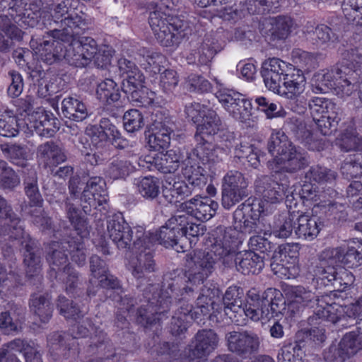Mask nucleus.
<instances>
[{"label":"nucleus","mask_w":362,"mask_h":362,"mask_svg":"<svg viewBox=\"0 0 362 362\" xmlns=\"http://www.w3.org/2000/svg\"><path fill=\"white\" fill-rule=\"evenodd\" d=\"M70 205L67 216L77 236L69 237L58 241H51L46 247L48 250L47 260L50 266L49 275L65 287V292L76 302L70 301L65 296L60 295L57 301V308L59 313L66 317L78 319L88 313L89 303L93 297L98 296V300L104 302L107 299L113 302L123 299L124 289L120 281L109 272L103 277L97 279L98 283L94 286L90 279V285L86 292L80 287L79 274L68 262V255L72 262L78 266L86 263V253L84 239L90 233L86 219L81 215L80 207L86 214L90 215L92 205Z\"/></svg>","instance_id":"obj_1"},{"label":"nucleus","mask_w":362,"mask_h":362,"mask_svg":"<svg viewBox=\"0 0 362 362\" xmlns=\"http://www.w3.org/2000/svg\"><path fill=\"white\" fill-rule=\"evenodd\" d=\"M211 262H205L202 266V271L192 274L187 280L185 278H173L168 283L166 289L159 288L158 286L151 284L144 291V298L146 305H141L136 311V321L145 328L156 327V330L161 329L164 319L172 307L175 310L172 317L170 332L173 336L180 337L187 332L190 321H202L199 313L193 309L189 302L193 298L196 282L201 283L210 274Z\"/></svg>","instance_id":"obj_2"},{"label":"nucleus","mask_w":362,"mask_h":362,"mask_svg":"<svg viewBox=\"0 0 362 362\" xmlns=\"http://www.w3.org/2000/svg\"><path fill=\"white\" fill-rule=\"evenodd\" d=\"M238 233L235 230L225 229L222 227L217 228L211 234V236L206 242L207 246H209V250L203 255L202 258H199V260L194 259L195 262V268H192L188 272V274L186 273L180 276H177L175 278H185L187 280L192 274L199 272L202 271V267L205 262H211V270L210 274L202 281L201 283L196 282V285L193 286L195 288L194 293V297L189 302L192 304V302L195 298V294L198 292L199 296L195 301V306L193 305V309L197 310L199 313V316H206L209 315L210 308L214 303V298L218 296V289L216 288L215 286L211 288L207 286L206 284H204L205 280L209 276V275L214 271V266L215 263L224 259L226 257H229L233 254L235 253L238 250L240 241L238 238Z\"/></svg>","instance_id":"obj_3"},{"label":"nucleus","mask_w":362,"mask_h":362,"mask_svg":"<svg viewBox=\"0 0 362 362\" xmlns=\"http://www.w3.org/2000/svg\"><path fill=\"white\" fill-rule=\"evenodd\" d=\"M0 238L4 241L21 240L24 249L26 281L33 285L41 284L42 267L40 257L35 252V241L25 233L22 221L13 211L11 205H0Z\"/></svg>","instance_id":"obj_4"},{"label":"nucleus","mask_w":362,"mask_h":362,"mask_svg":"<svg viewBox=\"0 0 362 362\" xmlns=\"http://www.w3.org/2000/svg\"><path fill=\"white\" fill-rule=\"evenodd\" d=\"M167 224L160 230L144 233L141 237H139L133 243V251L138 253L136 262H132V274L136 279H141L145 273H150L154 271L155 260L151 248L159 244L165 247H172L177 252L181 244V230L179 222L174 221V223Z\"/></svg>","instance_id":"obj_5"},{"label":"nucleus","mask_w":362,"mask_h":362,"mask_svg":"<svg viewBox=\"0 0 362 362\" xmlns=\"http://www.w3.org/2000/svg\"><path fill=\"white\" fill-rule=\"evenodd\" d=\"M243 288L238 286H229L223 296L224 313L230 321L237 326H243L248 319L257 321L258 315L255 309V302L258 300V291L252 288L247 293L244 302Z\"/></svg>","instance_id":"obj_6"},{"label":"nucleus","mask_w":362,"mask_h":362,"mask_svg":"<svg viewBox=\"0 0 362 362\" xmlns=\"http://www.w3.org/2000/svg\"><path fill=\"white\" fill-rule=\"evenodd\" d=\"M272 205H268L271 206ZM267 205H238V207L235 209L233 213L234 227H224L222 226H217L210 233L207 238H204V250L202 252L203 248L201 250L196 251L193 250L194 256L191 257V260L195 264L194 259L199 260V258H202L207 251L209 250V246L206 245V242L211 236L213 232L218 227H222L225 229L235 230L238 233V238L241 241V233H251L252 232H257V223L259 221V218L263 217L264 214V207ZM241 243H240V245Z\"/></svg>","instance_id":"obj_7"},{"label":"nucleus","mask_w":362,"mask_h":362,"mask_svg":"<svg viewBox=\"0 0 362 362\" xmlns=\"http://www.w3.org/2000/svg\"><path fill=\"white\" fill-rule=\"evenodd\" d=\"M314 279L317 285L325 287H332L325 293H331L332 297L339 299L336 292H342L349 288L355 281V276L351 272L344 267L336 268L328 262L319 257V262L313 269Z\"/></svg>","instance_id":"obj_8"},{"label":"nucleus","mask_w":362,"mask_h":362,"mask_svg":"<svg viewBox=\"0 0 362 362\" xmlns=\"http://www.w3.org/2000/svg\"><path fill=\"white\" fill-rule=\"evenodd\" d=\"M362 64V54L358 46L349 47L341 53V61L336 64L339 88L344 93L352 94L358 88L360 73L358 67Z\"/></svg>","instance_id":"obj_9"},{"label":"nucleus","mask_w":362,"mask_h":362,"mask_svg":"<svg viewBox=\"0 0 362 362\" xmlns=\"http://www.w3.org/2000/svg\"><path fill=\"white\" fill-rule=\"evenodd\" d=\"M337 300L332 297V293H323L317 299L316 317L335 324L344 321L346 317L356 319L362 313V308L356 302L341 305Z\"/></svg>","instance_id":"obj_10"},{"label":"nucleus","mask_w":362,"mask_h":362,"mask_svg":"<svg viewBox=\"0 0 362 362\" xmlns=\"http://www.w3.org/2000/svg\"><path fill=\"white\" fill-rule=\"evenodd\" d=\"M299 250L298 243H286L279 246V251L272 257L271 268L281 279H293L299 273Z\"/></svg>","instance_id":"obj_11"},{"label":"nucleus","mask_w":362,"mask_h":362,"mask_svg":"<svg viewBox=\"0 0 362 362\" xmlns=\"http://www.w3.org/2000/svg\"><path fill=\"white\" fill-rule=\"evenodd\" d=\"M319 257L331 264H340L344 267L356 268L362 264V240L353 238L346 247L325 248Z\"/></svg>","instance_id":"obj_12"},{"label":"nucleus","mask_w":362,"mask_h":362,"mask_svg":"<svg viewBox=\"0 0 362 362\" xmlns=\"http://www.w3.org/2000/svg\"><path fill=\"white\" fill-rule=\"evenodd\" d=\"M265 300L261 298L258 292V300L255 302V309L258 315L257 321H269L272 318L279 317L284 315L286 309L293 310V307H289L286 296L276 288H269L267 291Z\"/></svg>","instance_id":"obj_13"},{"label":"nucleus","mask_w":362,"mask_h":362,"mask_svg":"<svg viewBox=\"0 0 362 362\" xmlns=\"http://www.w3.org/2000/svg\"><path fill=\"white\" fill-rule=\"evenodd\" d=\"M84 316L85 315L78 319L71 317L68 318L64 316L66 319L72 320L76 322L74 325H71L69 329L70 334L74 338V341L71 343V347H69L68 349L69 357H71L73 358L78 357L80 353L78 344L75 339L86 337L91 334V332H93L95 338H97V341L96 342L90 344L88 347L89 351H93L95 349H98L100 348L107 340V334L100 327L95 326L90 319L86 318V324H87L89 327L79 325L78 320L82 319Z\"/></svg>","instance_id":"obj_14"},{"label":"nucleus","mask_w":362,"mask_h":362,"mask_svg":"<svg viewBox=\"0 0 362 362\" xmlns=\"http://www.w3.org/2000/svg\"><path fill=\"white\" fill-rule=\"evenodd\" d=\"M228 350L242 358H249L257 352L260 341L252 331H232L226 334Z\"/></svg>","instance_id":"obj_15"},{"label":"nucleus","mask_w":362,"mask_h":362,"mask_svg":"<svg viewBox=\"0 0 362 362\" xmlns=\"http://www.w3.org/2000/svg\"><path fill=\"white\" fill-rule=\"evenodd\" d=\"M107 229L110 238L119 250H126L136 256V262L138 253L134 252L132 240L133 231L129 223L124 219L123 214L117 211L107 216Z\"/></svg>","instance_id":"obj_16"},{"label":"nucleus","mask_w":362,"mask_h":362,"mask_svg":"<svg viewBox=\"0 0 362 362\" xmlns=\"http://www.w3.org/2000/svg\"><path fill=\"white\" fill-rule=\"evenodd\" d=\"M362 349V337L354 332L346 333L337 345L332 344L325 350L323 358L327 362H345L351 356Z\"/></svg>","instance_id":"obj_17"},{"label":"nucleus","mask_w":362,"mask_h":362,"mask_svg":"<svg viewBox=\"0 0 362 362\" xmlns=\"http://www.w3.org/2000/svg\"><path fill=\"white\" fill-rule=\"evenodd\" d=\"M196 146L187 153L189 159L197 160L202 164H214L221 161L230 151L233 146L231 141L227 140L224 146L214 145L206 139L202 141H196Z\"/></svg>","instance_id":"obj_18"},{"label":"nucleus","mask_w":362,"mask_h":362,"mask_svg":"<svg viewBox=\"0 0 362 362\" xmlns=\"http://www.w3.org/2000/svg\"><path fill=\"white\" fill-rule=\"evenodd\" d=\"M217 334L211 329L198 331L185 349L189 362H199L197 359L207 356L217 346ZM215 358L211 361L214 362Z\"/></svg>","instance_id":"obj_19"},{"label":"nucleus","mask_w":362,"mask_h":362,"mask_svg":"<svg viewBox=\"0 0 362 362\" xmlns=\"http://www.w3.org/2000/svg\"><path fill=\"white\" fill-rule=\"evenodd\" d=\"M87 28L88 23L83 15L70 13L62 21H58V25L54 26L53 29H50L48 34L61 41L72 42Z\"/></svg>","instance_id":"obj_20"},{"label":"nucleus","mask_w":362,"mask_h":362,"mask_svg":"<svg viewBox=\"0 0 362 362\" xmlns=\"http://www.w3.org/2000/svg\"><path fill=\"white\" fill-rule=\"evenodd\" d=\"M292 69V65L276 57L269 58L262 64L261 75L265 86L276 93L284 78Z\"/></svg>","instance_id":"obj_21"},{"label":"nucleus","mask_w":362,"mask_h":362,"mask_svg":"<svg viewBox=\"0 0 362 362\" xmlns=\"http://www.w3.org/2000/svg\"><path fill=\"white\" fill-rule=\"evenodd\" d=\"M313 206L312 212L302 213L296 218L297 227L296 234L299 238L313 240L319 235L325 226H327L325 216L319 211H315Z\"/></svg>","instance_id":"obj_22"},{"label":"nucleus","mask_w":362,"mask_h":362,"mask_svg":"<svg viewBox=\"0 0 362 362\" xmlns=\"http://www.w3.org/2000/svg\"><path fill=\"white\" fill-rule=\"evenodd\" d=\"M247 185L243 175L237 170H230L223 178L222 200L235 204L247 196Z\"/></svg>","instance_id":"obj_23"},{"label":"nucleus","mask_w":362,"mask_h":362,"mask_svg":"<svg viewBox=\"0 0 362 362\" xmlns=\"http://www.w3.org/2000/svg\"><path fill=\"white\" fill-rule=\"evenodd\" d=\"M174 221L179 222L181 230L180 241L182 245L180 247L179 250L187 252L194 248L199 237L204 234V227L201 224L189 223L187 221V216L185 215L175 216L170 218V223H174Z\"/></svg>","instance_id":"obj_24"},{"label":"nucleus","mask_w":362,"mask_h":362,"mask_svg":"<svg viewBox=\"0 0 362 362\" xmlns=\"http://www.w3.org/2000/svg\"><path fill=\"white\" fill-rule=\"evenodd\" d=\"M222 49L223 46L218 40L206 35L202 42L195 49H192L187 60L189 64L207 65Z\"/></svg>","instance_id":"obj_25"},{"label":"nucleus","mask_w":362,"mask_h":362,"mask_svg":"<svg viewBox=\"0 0 362 362\" xmlns=\"http://www.w3.org/2000/svg\"><path fill=\"white\" fill-rule=\"evenodd\" d=\"M356 205H314L315 211L323 214L327 225L354 221L359 218Z\"/></svg>","instance_id":"obj_26"},{"label":"nucleus","mask_w":362,"mask_h":362,"mask_svg":"<svg viewBox=\"0 0 362 362\" xmlns=\"http://www.w3.org/2000/svg\"><path fill=\"white\" fill-rule=\"evenodd\" d=\"M272 163L283 171L295 173L308 166L310 162L307 153L293 145L281 157L273 158Z\"/></svg>","instance_id":"obj_27"},{"label":"nucleus","mask_w":362,"mask_h":362,"mask_svg":"<svg viewBox=\"0 0 362 362\" xmlns=\"http://www.w3.org/2000/svg\"><path fill=\"white\" fill-rule=\"evenodd\" d=\"M339 76L336 71V66L331 70H322L314 74L312 78V90L315 93H326L334 89L337 95L341 97L349 96L351 94L344 93L339 88Z\"/></svg>","instance_id":"obj_28"},{"label":"nucleus","mask_w":362,"mask_h":362,"mask_svg":"<svg viewBox=\"0 0 362 362\" xmlns=\"http://www.w3.org/2000/svg\"><path fill=\"white\" fill-rule=\"evenodd\" d=\"M284 295L288 300L289 307L293 308H300L302 307L313 308L315 305L314 314L317 308V299L321 296H316L315 293L310 290H307L302 286H286L284 289Z\"/></svg>","instance_id":"obj_29"},{"label":"nucleus","mask_w":362,"mask_h":362,"mask_svg":"<svg viewBox=\"0 0 362 362\" xmlns=\"http://www.w3.org/2000/svg\"><path fill=\"white\" fill-rule=\"evenodd\" d=\"M305 78L302 71L292 67L287 76L284 78L280 88L276 93L285 96L288 99H295L298 97L305 89Z\"/></svg>","instance_id":"obj_30"},{"label":"nucleus","mask_w":362,"mask_h":362,"mask_svg":"<svg viewBox=\"0 0 362 362\" xmlns=\"http://www.w3.org/2000/svg\"><path fill=\"white\" fill-rule=\"evenodd\" d=\"M83 183L86 184L81 201L87 204H107L109 201L105 190L102 187L104 184L103 179L100 177H90L83 175Z\"/></svg>","instance_id":"obj_31"},{"label":"nucleus","mask_w":362,"mask_h":362,"mask_svg":"<svg viewBox=\"0 0 362 362\" xmlns=\"http://www.w3.org/2000/svg\"><path fill=\"white\" fill-rule=\"evenodd\" d=\"M269 28L265 32L270 42L285 40L296 27L294 21L287 16H279L269 20Z\"/></svg>","instance_id":"obj_32"},{"label":"nucleus","mask_w":362,"mask_h":362,"mask_svg":"<svg viewBox=\"0 0 362 362\" xmlns=\"http://www.w3.org/2000/svg\"><path fill=\"white\" fill-rule=\"evenodd\" d=\"M264 256L252 250L235 255V262L237 270L244 275L258 274L264 267Z\"/></svg>","instance_id":"obj_33"},{"label":"nucleus","mask_w":362,"mask_h":362,"mask_svg":"<svg viewBox=\"0 0 362 362\" xmlns=\"http://www.w3.org/2000/svg\"><path fill=\"white\" fill-rule=\"evenodd\" d=\"M37 156L46 167L56 166L67 160L64 148L54 141L40 144L37 148Z\"/></svg>","instance_id":"obj_34"},{"label":"nucleus","mask_w":362,"mask_h":362,"mask_svg":"<svg viewBox=\"0 0 362 362\" xmlns=\"http://www.w3.org/2000/svg\"><path fill=\"white\" fill-rule=\"evenodd\" d=\"M52 38L49 40H44L35 47V42L31 40L30 44L35 53L37 54L43 62L47 64H52L63 56L64 45L62 41L58 38Z\"/></svg>","instance_id":"obj_35"},{"label":"nucleus","mask_w":362,"mask_h":362,"mask_svg":"<svg viewBox=\"0 0 362 362\" xmlns=\"http://www.w3.org/2000/svg\"><path fill=\"white\" fill-rule=\"evenodd\" d=\"M154 125L157 131L148 136V144L151 150L160 151L168 148L170 144V134L173 133V124L169 120H156Z\"/></svg>","instance_id":"obj_36"},{"label":"nucleus","mask_w":362,"mask_h":362,"mask_svg":"<svg viewBox=\"0 0 362 362\" xmlns=\"http://www.w3.org/2000/svg\"><path fill=\"white\" fill-rule=\"evenodd\" d=\"M171 28L154 35L158 42L166 47L177 46L185 35L184 23L177 18H171Z\"/></svg>","instance_id":"obj_37"},{"label":"nucleus","mask_w":362,"mask_h":362,"mask_svg":"<svg viewBox=\"0 0 362 362\" xmlns=\"http://www.w3.org/2000/svg\"><path fill=\"white\" fill-rule=\"evenodd\" d=\"M35 120L30 128H34L41 136L52 137L59 129L60 121L50 112H36Z\"/></svg>","instance_id":"obj_38"},{"label":"nucleus","mask_w":362,"mask_h":362,"mask_svg":"<svg viewBox=\"0 0 362 362\" xmlns=\"http://www.w3.org/2000/svg\"><path fill=\"white\" fill-rule=\"evenodd\" d=\"M216 96L225 110L235 119L240 115V110L243 104H245L247 100L240 93L233 90L221 89L216 92Z\"/></svg>","instance_id":"obj_39"},{"label":"nucleus","mask_w":362,"mask_h":362,"mask_svg":"<svg viewBox=\"0 0 362 362\" xmlns=\"http://www.w3.org/2000/svg\"><path fill=\"white\" fill-rule=\"evenodd\" d=\"M222 122L213 110H207L202 115V122L197 126L195 141H202L206 136L214 135L221 130Z\"/></svg>","instance_id":"obj_40"},{"label":"nucleus","mask_w":362,"mask_h":362,"mask_svg":"<svg viewBox=\"0 0 362 362\" xmlns=\"http://www.w3.org/2000/svg\"><path fill=\"white\" fill-rule=\"evenodd\" d=\"M21 210L28 211L34 225L47 233L56 235L57 229L52 218L47 216L43 209V205H20Z\"/></svg>","instance_id":"obj_41"},{"label":"nucleus","mask_w":362,"mask_h":362,"mask_svg":"<svg viewBox=\"0 0 362 362\" xmlns=\"http://www.w3.org/2000/svg\"><path fill=\"white\" fill-rule=\"evenodd\" d=\"M305 346L295 337L294 341L285 340L279 351L278 362H303L305 355Z\"/></svg>","instance_id":"obj_42"},{"label":"nucleus","mask_w":362,"mask_h":362,"mask_svg":"<svg viewBox=\"0 0 362 362\" xmlns=\"http://www.w3.org/2000/svg\"><path fill=\"white\" fill-rule=\"evenodd\" d=\"M64 116L75 122H81L88 115L86 105L78 98L73 96L64 98L62 102Z\"/></svg>","instance_id":"obj_43"},{"label":"nucleus","mask_w":362,"mask_h":362,"mask_svg":"<svg viewBox=\"0 0 362 362\" xmlns=\"http://www.w3.org/2000/svg\"><path fill=\"white\" fill-rule=\"evenodd\" d=\"M30 310L37 315L41 322L47 323L52 317L53 305L47 294L33 293L29 300Z\"/></svg>","instance_id":"obj_44"},{"label":"nucleus","mask_w":362,"mask_h":362,"mask_svg":"<svg viewBox=\"0 0 362 362\" xmlns=\"http://www.w3.org/2000/svg\"><path fill=\"white\" fill-rule=\"evenodd\" d=\"M204 170L192 159L186 158L182 161V173L189 185L194 187H202L206 183L207 178L204 173Z\"/></svg>","instance_id":"obj_45"},{"label":"nucleus","mask_w":362,"mask_h":362,"mask_svg":"<svg viewBox=\"0 0 362 362\" xmlns=\"http://www.w3.org/2000/svg\"><path fill=\"white\" fill-rule=\"evenodd\" d=\"M181 158L179 151L170 149L153 158L154 167L163 174H173L178 169Z\"/></svg>","instance_id":"obj_46"},{"label":"nucleus","mask_w":362,"mask_h":362,"mask_svg":"<svg viewBox=\"0 0 362 362\" xmlns=\"http://www.w3.org/2000/svg\"><path fill=\"white\" fill-rule=\"evenodd\" d=\"M40 2L39 0H26L22 8L18 12V19H15L16 23L21 22V24L29 27H34L37 25L40 16Z\"/></svg>","instance_id":"obj_47"},{"label":"nucleus","mask_w":362,"mask_h":362,"mask_svg":"<svg viewBox=\"0 0 362 362\" xmlns=\"http://www.w3.org/2000/svg\"><path fill=\"white\" fill-rule=\"evenodd\" d=\"M296 338L302 342L303 346L312 348L321 347L327 339L325 329L321 327H313L298 331Z\"/></svg>","instance_id":"obj_48"},{"label":"nucleus","mask_w":362,"mask_h":362,"mask_svg":"<svg viewBox=\"0 0 362 362\" xmlns=\"http://www.w3.org/2000/svg\"><path fill=\"white\" fill-rule=\"evenodd\" d=\"M97 98L103 103L111 105L120 98V93L117 83L110 78L99 83L96 88Z\"/></svg>","instance_id":"obj_49"},{"label":"nucleus","mask_w":362,"mask_h":362,"mask_svg":"<svg viewBox=\"0 0 362 362\" xmlns=\"http://www.w3.org/2000/svg\"><path fill=\"white\" fill-rule=\"evenodd\" d=\"M134 170V165L124 158H112L105 169V174L112 180L125 179Z\"/></svg>","instance_id":"obj_50"},{"label":"nucleus","mask_w":362,"mask_h":362,"mask_svg":"<svg viewBox=\"0 0 362 362\" xmlns=\"http://www.w3.org/2000/svg\"><path fill=\"white\" fill-rule=\"evenodd\" d=\"M293 144L288 140V136L282 131H275L272 133L267 148L274 158L281 157Z\"/></svg>","instance_id":"obj_51"},{"label":"nucleus","mask_w":362,"mask_h":362,"mask_svg":"<svg viewBox=\"0 0 362 362\" xmlns=\"http://www.w3.org/2000/svg\"><path fill=\"white\" fill-rule=\"evenodd\" d=\"M336 144L344 152L362 151V138L353 128L345 129L337 139Z\"/></svg>","instance_id":"obj_52"},{"label":"nucleus","mask_w":362,"mask_h":362,"mask_svg":"<svg viewBox=\"0 0 362 362\" xmlns=\"http://www.w3.org/2000/svg\"><path fill=\"white\" fill-rule=\"evenodd\" d=\"M117 310L115 313V326L121 329L128 328L129 322L127 317L134 311L135 300L134 298L124 296L123 299L115 301Z\"/></svg>","instance_id":"obj_53"},{"label":"nucleus","mask_w":362,"mask_h":362,"mask_svg":"<svg viewBox=\"0 0 362 362\" xmlns=\"http://www.w3.org/2000/svg\"><path fill=\"white\" fill-rule=\"evenodd\" d=\"M123 93L128 100L134 106L148 107L154 103L155 93L145 86Z\"/></svg>","instance_id":"obj_54"},{"label":"nucleus","mask_w":362,"mask_h":362,"mask_svg":"<svg viewBox=\"0 0 362 362\" xmlns=\"http://www.w3.org/2000/svg\"><path fill=\"white\" fill-rule=\"evenodd\" d=\"M19 133L18 119L13 111L0 110V135L4 137H14Z\"/></svg>","instance_id":"obj_55"},{"label":"nucleus","mask_w":362,"mask_h":362,"mask_svg":"<svg viewBox=\"0 0 362 362\" xmlns=\"http://www.w3.org/2000/svg\"><path fill=\"white\" fill-rule=\"evenodd\" d=\"M24 190L29 202L32 204H41L42 197L37 185V176L35 170H28L23 180Z\"/></svg>","instance_id":"obj_56"},{"label":"nucleus","mask_w":362,"mask_h":362,"mask_svg":"<svg viewBox=\"0 0 362 362\" xmlns=\"http://www.w3.org/2000/svg\"><path fill=\"white\" fill-rule=\"evenodd\" d=\"M336 173L320 165H313L305 173V182L317 183L332 182L336 178Z\"/></svg>","instance_id":"obj_57"},{"label":"nucleus","mask_w":362,"mask_h":362,"mask_svg":"<svg viewBox=\"0 0 362 362\" xmlns=\"http://www.w3.org/2000/svg\"><path fill=\"white\" fill-rule=\"evenodd\" d=\"M255 103L257 109L265 113L268 119L285 117L286 115V112L280 104L272 103L265 97L256 98Z\"/></svg>","instance_id":"obj_58"},{"label":"nucleus","mask_w":362,"mask_h":362,"mask_svg":"<svg viewBox=\"0 0 362 362\" xmlns=\"http://www.w3.org/2000/svg\"><path fill=\"white\" fill-rule=\"evenodd\" d=\"M295 216L294 212H289L285 216L282 215L279 216V223H276L273 229V233L276 237L286 238L292 234L296 225V221H294Z\"/></svg>","instance_id":"obj_59"},{"label":"nucleus","mask_w":362,"mask_h":362,"mask_svg":"<svg viewBox=\"0 0 362 362\" xmlns=\"http://www.w3.org/2000/svg\"><path fill=\"white\" fill-rule=\"evenodd\" d=\"M23 284V273H21L16 267L12 269V267L8 272L6 267L0 263V286L5 285L15 288Z\"/></svg>","instance_id":"obj_60"},{"label":"nucleus","mask_w":362,"mask_h":362,"mask_svg":"<svg viewBox=\"0 0 362 362\" xmlns=\"http://www.w3.org/2000/svg\"><path fill=\"white\" fill-rule=\"evenodd\" d=\"M313 35L317 43L321 45L334 43L338 42L339 38V30L325 25H317Z\"/></svg>","instance_id":"obj_61"},{"label":"nucleus","mask_w":362,"mask_h":362,"mask_svg":"<svg viewBox=\"0 0 362 362\" xmlns=\"http://www.w3.org/2000/svg\"><path fill=\"white\" fill-rule=\"evenodd\" d=\"M19 178L8 163L0 159V186L4 189H13L19 184Z\"/></svg>","instance_id":"obj_62"},{"label":"nucleus","mask_w":362,"mask_h":362,"mask_svg":"<svg viewBox=\"0 0 362 362\" xmlns=\"http://www.w3.org/2000/svg\"><path fill=\"white\" fill-rule=\"evenodd\" d=\"M99 126L107 134L108 138L112 139V144L117 148H124L125 147L127 141L122 139L120 132L108 118H102Z\"/></svg>","instance_id":"obj_63"},{"label":"nucleus","mask_w":362,"mask_h":362,"mask_svg":"<svg viewBox=\"0 0 362 362\" xmlns=\"http://www.w3.org/2000/svg\"><path fill=\"white\" fill-rule=\"evenodd\" d=\"M124 127L128 132H135L144 126V119L141 112L132 109L123 116Z\"/></svg>","instance_id":"obj_64"}]
</instances>
